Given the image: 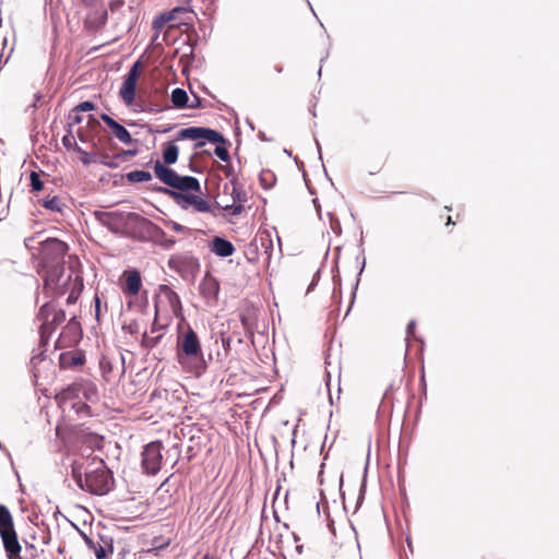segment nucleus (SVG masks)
I'll return each mask as SVG.
<instances>
[{
    "mask_svg": "<svg viewBox=\"0 0 559 559\" xmlns=\"http://www.w3.org/2000/svg\"><path fill=\"white\" fill-rule=\"evenodd\" d=\"M107 19H108V14L106 11H104L97 17L87 19L84 22V25L88 29L98 31L106 25Z\"/></svg>",
    "mask_w": 559,
    "mask_h": 559,
    "instance_id": "bb28decb",
    "label": "nucleus"
},
{
    "mask_svg": "<svg viewBox=\"0 0 559 559\" xmlns=\"http://www.w3.org/2000/svg\"><path fill=\"white\" fill-rule=\"evenodd\" d=\"M200 290L206 299H216L219 293V284L214 277H206L202 281Z\"/></svg>",
    "mask_w": 559,
    "mask_h": 559,
    "instance_id": "412c9836",
    "label": "nucleus"
},
{
    "mask_svg": "<svg viewBox=\"0 0 559 559\" xmlns=\"http://www.w3.org/2000/svg\"><path fill=\"white\" fill-rule=\"evenodd\" d=\"M68 251V245L57 238H48L40 243V261L38 273L48 269L63 266V259Z\"/></svg>",
    "mask_w": 559,
    "mask_h": 559,
    "instance_id": "6e6552de",
    "label": "nucleus"
},
{
    "mask_svg": "<svg viewBox=\"0 0 559 559\" xmlns=\"http://www.w3.org/2000/svg\"><path fill=\"white\" fill-rule=\"evenodd\" d=\"M129 330H130V332H131V333H134V332H135V329L133 328V324H130V325H129Z\"/></svg>",
    "mask_w": 559,
    "mask_h": 559,
    "instance_id": "6e6d98bb",
    "label": "nucleus"
},
{
    "mask_svg": "<svg viewBox=\"0 0 559 559\" xmlns=\"http://www.w3.org/2000/svg\"><path fill=\"white\" fill-rule=\"evenodd\" d=\"M71 122L69 123V127L71 128L73 124H79L82 122V117L80 112H73L70 115Z\"/></svg>",
    "mask_w": 559,
    "mask_h": 559,
    "instance_id": "a18cd8bd",
    "label": "nucleus"
},
{
    "mask_svg": "<svg viewBox=\"0 0 559 559\" xmlns=\"http://www.w3.org/2000/svg\"><path fill=\"white\" fill-rule=\"evenodd\" d=\"M119 286L124 296H136L142 287V277L136 269L124 270L119 277Z\"/></svg>",
    "mask_w": 559,
    "mask_h": 559,
    "instance_id": "4468645a",
    "label": "nucleus"
},
{
    "mask_svg": "<svg viewBox=\"0 0 559 559\" xmlns=\"http://www.w3.org/2000/svg\"><path fill=\"white\" fill-rule=\"evenodd\" d=\"M72 478L81 489L84 488V473L81 466L75 464L72 466Z\"/></svg>",
    "mask_w": 559,
    "mask_h": 559,
    "instance_id": "2f4dec72",
    "label": "nucleus"
},
{
    "mask_svg": "<svg viewBox=\"0 0 559 559\" xmlns=\"http://www.w3.org/2000/svg\"><path fill=\"white\" fill-rule=\"evenodd\" d=\"M29 179H31V187H32L33 191L39 192L43 190L44 182L41 181L39 175L36 171L31 173Z\"/></svg>",
    "mask_w": 559,
    "mask_h": 559,
    "instance_id": "72a5a7b5",
    "label": "nucleus"
},
{
    "mask_svg": "<svg viewBox=\"0 0 559 559\" xmlns=\"http://www.w3.org/2000/svg\"><path fill=\"white\" fill-rule=\"evenodd\" d=\"M25 543V552L29 556V559H34L37 557V549L35 545L24 542Z\"/></svg>",
    "mask_w": 559,
    "mask_h": 559,
    "instance_id": "a19ab883",
    "label": "nucleus"
},
{
    "mask_svg": "<svg viewBox=\"0 0 559 559\" xmlns=\"http://www.w3.org/2000/svg\"><path fill=\"white\" fill-rule=\"evenodd\" d=\"M154 173L163 183L181 191V193L201 192V186L197 178L179 176L175 170L166 167L159 160L154 165Z\"/></svg>",
    "mask_w": 559,
    "mask_h": 559,
    "instance_id": "0eeeda50",
    "label": "nucleus"
},
{
    "mask_svg": "<svg viewBox=\"0 0 559 559\" xmlns=\"http://www.w3.org/2000/svg\"><path fill=\"white\" fill-rule=\"evenodd\" d=\"M43 206L45 209H48V210L53 211V212H61L63 204H62L60 198L52 197V198L44 200Z\"/></svg>",
    "mask_w": 559,
    "mask_h": 559,
    "instance_id": "7c9ffc66",
    "label": "nucleus"
},
{
    "mask_svg": "<svg viewBox=\"0 0 559 559\" xmlns=\"http://www.w3.org/2000/svg\"><path fill=\"white\" fill-rule=\"evenodd\" d=\"M215 155L223 162L229 160V153L226 147L217 145L214 150Z\"/></svg>",
    "mask_w": 559,
    "mask_h": 559,
    "instance_id": "58836bf2",
    "label": "nucleus"
},
{
    "mask_svg": "<svg viewBox=\"0 0 559 559\" xmlns=\"http://www.w3.org/2000/svg\"><path fill=\"white\" fill-rule=\"evenodd\" d=\"M259 180H260L261 186L264 189H270L274 186V183L276 181V177L273 174V171H271L269 169H264L260 173Z\"/></svg>",
    "mask_w": 559,
    "mask_h": 559,
    "instance_id": "c85d7f7f",
    "label": "nucleus"
},
{
    "mask_svg": "<svg viewBox=\"0 0 559 559\" xmlns=\"http://www.w3.org/2000/svg\"><path fill=\"white\" fill-rule=\"evenodd\" d=\"M44 281V292L58 298L68 294L67 304L73 305L78 301L84 284L80 271L70 267L66 271L64 266L48 269L39 273Z\"/></svg>",
    "mask_w": 559,
    "mask_h": 559,
    "instance_id": "f257e3e1",
    "label": "nucleus"
},
{
    "mask_svg": "<svg viewBox=\"0 0 559 559\" xmlns=\"http://www.w3.org/2000/svg\"><path fill=\"white\" fill-rule=\"evenodd\" d=\"M302 548H304V547H302V545H297V546H296V550H297V552H298L299 555H301V554H302Z\"/></svg>",
    "mask_w": 559,
    "mask_h": 559,
    "instance_id": "3c124183",
    "label": "nucleus"
},
{
    "mask_svg": "<svg viewBox=\"0 0 559 559\" xmlns=\"http://www.w3.org/2000/svg\"><path fill=\"white\" fill-rule=\"evenodd\" d=\"M189 108H198L201 106V100L199 97H194V100L191 104L187 105Z\"/></svg>",
    "mask_w": 559,
    "mask_h": 559,
    "instance_id": "09e8293b",
    "label": "nucleus"
},
{
    "mask_svg": "<svg viewBox=\"0 0 559 559\" xmlns=\"http://www.w3.org/2000/svg\"><path fill=\"white\" fill-rule=\"evenodd\" d=\"M211 252L216 254L217 257L227 258L234 254L235 247L234 245L222 237H214L213 240L209 245Z\"/></svg>",
    "mask_w": 559,
    "mask_h": 559,
    "instance_id": "6ab92c4d",
    "label": "nucleus"
},
{
    "mask_svg": "<svg viewBox=\"0 0 559 559\" xmlns=\"http://www.w3.org/2000/svg\"><path fill=\"white\" fill-rule=\"evenodd\" d=\"M454 224L451 216H448L447 218V225Z\"/></svg>",
    "mask_w": 559,
    "mask_h": 559,
    "instance_id": "864d4df0",
    "label": "nucleus"
},
{
    "mask_svg": "<svg viewBox=\"0 0 559 559\" xmlns=\"http://www.w3.org/2000/svg\"><path fill=\"white\" fill-rule=\"evenodd\" d=\"M188 100H189V97L185 90L177 87L171 92V103H173L174 107H176V108L187 107Z\"/></svg>",
    "mask_w": 559,
    "mask_h": 559,
    "instance_id": "a878e982",
    "label": "nucleus"
},
{
    "mask_svg": "<svg viewBox=\"0 0 559 559\" xmlns=\"http://www.w3.org/2000/svg\"><path fill=\"white\" fill-rule=\"evenodd\" d=\"M99 127V121L94 116H88L86 128L91 131L96 130Z\"/></svg>",
    "mask_w": 559,
    "mask_h": 559,
    "instance_id": "c03bdc74",
    "label": "nucleus"
},
{
    "mask_svg": "<svg viewBox=\"0 0 559 559\" xmlns=\"http://www.w3.org/2000/svg\"><path fill=\"white\" fill-rule=\"evenodd\" d=\"M88 544H90V547L93 548L94 555H95V557L97 559H105V558H107L108 551H107L106 547H104L100 544H94L92 542H88Z\"/></svg>",
    "mask_w": 559,
    "mask_h": 559,
    "instance_id": "f704fd0d",
    "label": "nucleus"
},
{
    "mask_svg": "<svg viewBox=\"0 0 559 559\" xmlns=\"http://www.w3.org/2000/svg\"><path fill=\"white\" fill-rule=\"evenodd\" d=\"M201 559H213L209 554H205Z\"/></svg>",
    "mask_w": 559,
    "mask_h": 559,
    "instance_id": "5fc2aeb1",
    "label": "nucleus"
},
{
    "mask_svg": "<svg viewBox=\"0 0 559 559\" xmlns=\"http://www.w3.org/2000/svg\"><path fill=\"white\" fill-rule=\"evenodd\" d=\"M176 140L198 141L195 143L197 148L202 147L205 144V141L214 144L225 143V139L219 132L203 127H190L182 129L178 132Z\"/></svg>",
    "mask_w": 559,
    "mask_h": 559,
    "instance_id": "9b49d317",
    "label": "nucleus"
},
{
    "mask_svg": "<svg viewBox=\"0 0 559 559\" xmlns=\"http://www.w3.org/2000/svg\"><path fill=\"white\" fill-rule=\"evenodd\" d=\"M81 324L75 318H71L62 329L59 338L56 342L57 348H63L78 343L81 338Z\"/></svg>",
    "mask_w": 559,
    "mask_h": 559,
    "instance_id": "2eb2a0df",
    "label": "nucleus"
},
{
    "mask_svg": "<svg viewBox=\"0 0 559 559\" xmlns=\"http://www.w3.org/2000/svg\"><path fill=\"white\" fill-rule=\"evenodd\" d=\"M295 542L299 540V537L296 534H293Z\"/></svg>",
    "mask_w": 559,
    "mask_h": 559,
    "instance_id": "4d7b16f0",
    "label": "nucleus"
},
{
    "mask_svg": "<svg viewBox=\"0 0 559 559\" xmlns=\"http://www.w3.org/2000/svg\"><path fill=\"white\" fill-rule=\"evenodd\" d=\"M80 394L82 393L86 401L97 399V386L94 382L86 379H79Z\"/></svg>",
    "mask_w": 559,
    "mask_h": 559,
    "instance_id": "b1692460",
    "label": "nucleus"
},
{
    "mask_svg": "<svg viewBox=\"0 0 559 559\" xmlns=\"http://www.w3.org/2000/svg\"><path fill=\"white\" fill-rule=\"evenodd\" d=\"M171 194L174 195L177 204H179L182 209L193 206V209L200 213H207L212 211L211 204L199 195L175 192H171Z\"/></svg>",
    "mask_w": 559,
    "mask_h": 559,
    "instance_id": "dca6fc26",
    "label": "nucleus"
},
{
    "mask_svg": "<svg viewBox=\"0 0 559 559\" xmlns=\"http://www.w3.org/2000/svg\"><path fill=\"white\" fill-rule=\"evenodd\" d=\"M83 408H84V409H87V408H88V406H87L85 403H80V404H79V409H83Z\"/></svg>",
    "mask_w": 559,
    "mask_h": 559,
    "instance_id": "603ef678",
    "label": "nucleus"
},
{
    "mask_svg": "<svg viewBox=\"0 0 559 559\" xmlns=\"http://www.w3.org/2000/svg\"><path fill=\"white\" fill-rule=\"evenodd\" d=\"M92 465L93 464L88 465L84 472L83 490L93 495L104 496L114 487L115 480L112 473L102 460L95 463L94 467H92Z\"/></svg>",
    "mask_w": 559,
    "mask_h": 559,
    "instance_id": "39448f33",
    "label": "nucleus"
},
{
    "mask_svg": "<svg viewBox=\"0 0 559 559\" xmlns=\"http://www.w3.org/2000/svg\"><path fill=\"white\" fill-rule=\"evenodd\" d=\"M36 320L40 323L38 328L40 345L45 346L56 329L66 321V312L57 304L49 301L38 309Z\"/></svg>",
    "mask_w": 559,
    "mask_h": 559,
    "instance_id": "423d86ee",
    "label": "nucleus"
},
{
    "mask_svg": "<svg viewBox=\"0 0 559 559\" xmlns=\"http://www.w3.org/2000/svg\"><path fill=\"white\" fill-rule=\"evenodd\" d=\"M168 267L178 273L182 278H193L200 271V262L190 252H180L170 255Z\"/></svg>",
    "mask_w": 559,
    "mask_h": 559,
    "instance_id": "9d476101",
    "label": "nucleus"
},
{
    "mask_svg": "<svg viewBox=\"0 0 559 559\" xmlns=\"http://www.w3.org/2000/svg\"><path fill=\"white\" fill-rule=\"evenodd\" d=\"M76 135L81 142L92 143V146L96 147V143L93 141L90 131H87L85 128H79L76 131Z\"/></svg>",
    "mask_w": 559,
    "mask_h": 559,
    "instance_id": "c9c22d12",
    "label": "nucleus"
},
{
    "mask_svg": "<svg viewBox=\"0 0 559 559\" xmlns=\"http://www.w3.org/2000/svg\"><path fill=\"white\" fill-rule=\"evenodd\" d=\"M221 169L224 171V174L229 177L231 175V167L230 166H221Z\"/></svg>",
    "mask_w": 559,
    "mask_h": 559,
    "instance_id": "8fccbe9b",
    "label": "nucleus"
},
{
    "mask_svg": "<svg viewBox=\"0 0 559 559\" xmlns=\"http://www.w3.org/2000/svg\"><path fill=\"white\" fill-rule=\"evenodd\" d=\"M141 68L142 63L140 61L134 62L126 74L119 90V96L123 104L128 107L135 104L136 85L141 75Z\"/></svg>",
    "mask_w": 559,
    "mask_h": 559,
    "instance_id": "ddd939ff",
    "label": "nucleus"
},
{
    "mask_svg": "<svg viewBox=\"0 0 559 559\" xmlns=\"http://www.w3.org/2000/svg\"><path fill=\"white\" fill-rule=\"evenodd\" d=\"M124 4V0H109V10L111 12H115V11H118L119 9H121Z\"/></svg>",
    "mask_w": 559,
    "mask_h": 559,
    "instance_id": "37998d69",
    "label": "nucleus"
},
{
    "mask_svg": "<svg viewBox=\"0 0 559 559\" xmlns=\"http://www.w3.org/2000/svg\"><path fill=\"white\" fill-rule=\"evenodd\" d=\"M163 443L160 441H152L146 444L142 451V468L147 475H156L163 464Z\"/></svg>",
    "mask_w": 559,
    "mask_h": 559,
    "instance_id": "f8f14e48",
    "label": "nucleus"
},
{
    "mask_svg": "<svg viewBox=\"0 0 559 559\" xmlns=\"http://www.w3.org/2000/svg\"><path fill=\"white\" fill-rule=\"evenodd\" d=\"M388 157L381 156L377 163L369 162L368 169L370 175H376L382 170L386 163Z\"/></svg>",
    "mask_w": 559,
    "mask_h": 559,
    "instance_id": "473e14b6",
    "label": "nucleus"
},
{
    "mask_svg": "<svg viewBox=\"0 0 559 559\" xmlns=\"http://www.w3.org/2000/svg\"><path fill=\"white\" fill-rule=\"evenodd\" d=\"M128 154L133 155V154H134V151H128Z\"/></svg>",
    "mask_w": 559,
    "mask_h": 559,
    "instance_id": "13d9d810",
    "label": "nucleus"
},
{
    "mask_svg": "<svg viewBox=\"0 0 559 559\" xmlns=\"http://www.w3.org/2000/svg\"><path fill=\"white\" fill-rule=\"evenodd\" d=\"M94 300H95V316H96V319L99 320V314H100V298H99V296L96 295Z\"/></svg>",
    "mask_w": 559,
    "mask_h": 559,
    "instance_id": "de8ad7c7",
    "label": "nucleus"
},
{
    "mask_svg": "<svg viewBox=\"0 0 559 559\" xmlns=\"http://www.w3.org/2000/svg\"><path fill=\"white\" fill-rule=\"evenodd\" d=\"M127 179L130 182H145L152 179V175L145 170H133L127 174Z\"/></svg>",
    "mask_w": 559,
    "mask_h": 559,
    "instance_id": "cd10ccee",
    "label": "nucleus"
},
{
    "mask_svg": "<svg viewBox=\"0 0 559 559\" xmlns=\"http://www.w3.org/2000/svg\"><path fill=\"white\" fill-rule=\"evenodd\" d=\"M0 538L8 559H23L13 515L4 504H0Z\"/></svg>",
    "mask_w": 559,
    "mask_h": 559,
    "instance_id": "20e7f679",
    "label": "nucleus"
},
{
    "mask_svg": "<svg viewBox=\"0 0 559 559\" xmlns=\"http://www.w3.org/2000/svg\"><path fill=\"white\" fill-rule=\"evenodd\" d=\"M62 144L67 150L82 152V147L78 145L75 136L71 129H69L68 133L62 138Z\"/></svg>",
    "mask_w": 559,
    "mask_h": 559,
    "instance_id": "c756f323",
    "label": "nucleus"
},
{
    "mask_svg": "<svg viewBox=\"0 0 559 559\" xmlns=\"http://www.w3.org/2000/svg\"><path fill=\"white\" fill-rule=\"evenodd\" d=\"M81 154V162L84 164V165H90L91 163H95L96 159L92 157V155L90 153H87L86 151H84L82 148V152H79Z\"/></svg>",
    "mask_w": 559,
    "mask_h": 559,
    "instance_id": "79ce46f5",
    "label": "nucleus"
},
{
    "mask_svg": "<svg viewBox=\"0 0 559 559\" xmlns=\"http://www.w3.org/2000/svg\"><path fill=\"white\" fill-rule=\"evenodd\" d=\"M160 294L166 298L174 313H177L181 309V301L178 294L174 292L169 286L162 285Z\"/></svg>",
    "mask_w": 559,
    "mask_h": 559,
    "instance_id": "5701e85b",
    "label": "nucleus"
},
{
    "mask_svg": "<svg viewBox=\"0 0 559 559\" xmlns=\"http://www.w3.org/2000/svg\"><path fill=\"white\" fill-rule=\"evenodd\" d=\"M100 163L108 167H116L117 165L110 159L108 155H103Z\"/></svg>",
    "mask_w": 559,
    "mask_h": 559,
    "instance_id": "49530a36",
    "label": "nucleus"
},
{
    "mask_svg": "<svg viewBox=\"0 0 559 559\" xmlns=\"http://www.w3.org/2000/svg\"><path fill=\"white\" fill-rule=\"evenodd\" d=\"M124 225L133 238L151 241L164 249H171L177 243V240L168 237L158 225L138 213H127Z\"/></svg>",
    "mask_w": 559,
    "mask_h": 559,
    "instance_id": "f03ea898",
    "label": "nucleus"
},
{
    "mask_svg": "<svg viewBox=\"0 0 559 559\" xmlns=\"http://www.w3.org/2000/svg\"><path fill=\"white\" fill-rule=\"evenodd\" d=\"M85 364V355L79 349L61 353L59 356L60 369H76Z\"/></svg>",
    "mask_w": 559,
    "mask_h": 559,
    "instance_id": "f3484780",
    "label": "nucleus"
},
{
    "mask_svg": "<svg viewBox=\"0 0 559 559\" xmlns=\"http://www.w3.org/2000/svg\"><path fill=\"white\" fill-rule=\"evenodd\" d=\"M96 218L105 226L114 229L120 221L124 222V216L115 212H95Z\"/></svg>",
    "mask_w": 559,
    "mask_h": 559,
    "instance_id": "4be33fe9",
    "label": "nucleus"
},
{
    "mask_svg": "<svg viewBox=\"0 0 559 559\" xmlns=\"http://www.w3.org/2000/svg\"><path fill=\"white\" fill-rule=\"evenodd\" d=\"M191 20V11L185 7H176L170 11L162 12L156 15L152 22V27L158 33L166 25H168V29L178 28L181 25L188 26Z\"/></svg>",
    "mask_w": 559,
    "mask_h": 559,
    "instance_id": "1a4fd4ad",
    "label": "nucleus"
},
{
    "mask_svg": "<svg viewBox=\"0 0 559 559\" xmlns=\"http://www.w3.org/2000/svg\"><path fill=\"white\" fill-rule=\"evenodd\" d=\"M94 109H95V104L90 100H85V102H82L79 105H76L73 108V112L91 111Z\"/></svg>",
    "mask_w": 559,
    "mask_h": 559,
    "instance_id": "4c0bfd02",
    "label": "nucleus"
},
{
    "mask_svg": "<svg viewBox=\"0 0 559 559\" xmlns=\"http://www.w3.org/2000/svg\"><path fill=\"white\" fill-rule=\"evenodd\" d=\"M179 154L178 146L173 142L163 144V159L166 165H173L177 162Z\"/></svg>",
    "mask_w": 559,
    "mask_h": 559,
    "instance_id": "393cba45",
    "label": "nucleus"
},
{
    "mask_svg": "<svg viewBox=\"0 0 559 559\" xmlns=\"http://www.w3.org/2000/svg\"><path fill=\"white\" fill-rule=\"evenodd\" d=\"M177 360L183 370L198 372L204 366V356L200 338L195 331L188 326L177 337Z\"/></svg>",
    "mask_w": 559,
    "mask_h": 559,
    "instance_id": "7ed1b4c3",
    "label": "nucleus"
},
{
    "mask_svg": "<svg viewBox=\"0 0 559 559\" xmlns=\"http://www.w3.org/2000/svg\"><path fill=\"white\" fill-rule=\"evenodd\" d=\"M102 120L110 128L111 133L123 144L132 143V138L129 131L107 114L100 116Z\"/></svg>",
    "mask_w": 559,
    "mask_h": 559,
    "instance_id": "a211bd4d",
    "label": "nucleus"
},
{
    "mask_svg": "<svg viewBox=\"0 0 559 559\" xmlns=\"http://www.w3.org/2000/svg\"><path fill=\"white\" fill-rule=\"evenodd\" d=\"M165 225L167 227H169L171 230H174L175 233H178V234H186V233H190V228L175 222V221H165Z\"/></svg>",
    "mask_w": 559,
    "mask_h": 559,
    "instance_id": "e433bc0d",
    "label": "nucleus"
},
{
    "mask_svg": "<svg viewBox=\"0 0 559 559\" xmlns=\"http://www.w3.org/2000/svg\"><path fill=\"white\" fill-rule=\"evenodd\" d=\"M160 336H157V337H150L146 335V333L143 334V338H142V345L145 347V348H152L154 347L158 341H159Z\"/></svg>",
    "mask_w": 559,
    "mask_h": 559,
    "instance_id": "ea45409f",
    "label": "nucleus"
},
{
    "mask_svg": "<svg viewBox=\"0 0 559 559\" xmlns=\"http://www.w3.org/2000/svg\"><path fill=\"white\" fill-rule=\"evenodd\" d=\"M80 396V386L79 380L74 381L72 384L62 389L59 393L56 394L55 400L59 405L64 404L66 402L76 399Z\"/></svg>",
    "mask_w": 559,
    "mask_h": 559,
    "instance_id": "aec40b11",
    "label": "nucleus"
}]
</instances>
